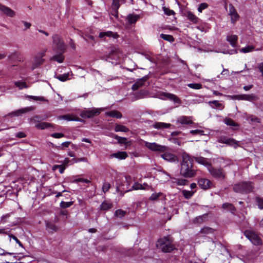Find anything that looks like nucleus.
I'll return each instance as SVG.
<instances>
[{
    "label": "nucleus",
    "instance_id": "obj_45",
    "mask_svg": "<svg viewBox=\"0 0 263 263\" xmlns=\"http://www.w3.org/2000/svg\"><path fill=\"white\" fill-rule=\"evenodd\" d=\"M162 9L164 14L168 16L174 15L175 13L173 10H171L169 8L165 7V6L162 7Z\"/></svg>",
    "mask_w": 263,
    "mask_h": 263
},
{
    "label": "nucleus",
    "instance_id": "obj_4",
    "mask_svg": "<svg viewBox=\"0 0 263 263\" xmlns=\"http://www.w3.org/2000/svg\"><path fill=\"white\" fill-rule=\"evenodd\" d=\"M53 48L59 52L63 53L65 50V46L61 37L58 34L52 36Z\"/></svg>",
    "mask_w": 263,
    "mask_h": 263
},
{
    "label": "nucleus",
    "instance_id": "obj_16",
    "mask_svg": "<svg viewBox=\"0 0 263 263\" xmlns=\"http://www.w3.org/2000/svg\"><path fill=\"white\" fill-rule=\"evenodd\" d=\"M150 186L146 183L141 184L138 182H135L133 185L132 189L128 190L127 191H132L133 190H149Z\"/></svg>",
    "mask_w": 263,
    "mask_h": 263
},
{
    "label": "nucleus",
    "instance_id": "obj_43",
    "mask_svg": "<svg viewBox=\"0 0 263 263\" xmlns=\"http://www.w3.org/2000/svg\"><path fill=\"white\" fill-rule=\"evenodd\" d=\"M224 123L227 125L232 126H237L238 124L236 123L233 120L230 118H226L224 121Z\"/></svg>",
    "mask_w": 263,
    "mask_h": 263
},
{
    "label": "nucleus",
    "instance_id": "obj_30",
    "mask_svg": "<svg viewBox=\"0 0 263 263\" xmlns=\"http://www.w3.org/2000/svg\"><path fill=\"white\" fill-rule=\"evenodd\" d=\"M51 124L47 122L37 123L35 125V127L39 129H44L51 126Z\"/></svg>",
    "mask_w": 263,
    "mask_h": 263
},
{
    "label": "nucleus",
    "instance_id": "obj_60",
    "mask_svg": "<svg viewBox=\"0 0 263 263\" xmlns=\"http://www.w3.org/2000/svg\"><path fill=\"white\" fill-rule=\"evenodd\" d=\"M9 216H10L9 214H7L1 217L0 223H3V224L6 223L7 222V219L9 217Z\"/></svg>",
    "mask_w": 263,
    "mask_h": 263
},
{
    "label": "nucleus",
    "instance_id": "obj_51",
    "mask_svg": "<svg viewBox=\"0 0 263 263\" xmlns=\"http://www.w3.org/2000/svg\"><path fill=\"white\" fill-rule=\"evenodd\" d=\"M175 182L178 185H184L186 184L187 180L184 179H175Z\"/></svg>",
    "mask_w": 263,
    "mask_h": 263
},
{
    "label": "nucleus",
    "instance_id": "obj_11",
    "mask_svg": "<svg viewBox=\"0 0 263 263\" xmlns=\"http://www.w3.org/2000/svg\"><path fill=\"white\" fill-rule=\"evenodd\" d=\"M101 110L102 109L98 108H93L91 109L84 110L81 112V116L82 118H92L93 117L100 114Z\"/></svg>",
    "mask_w": 263,
    "mask_h": 263
},
{
    "label": "nucleus",
    "instance_id": "obj_35",
    "mask_svg": "<svg viewBox=\"0 0 263 263\" xmlns=\"http://www.w3.org/2000/svg\"><path fill=\"white\" fill-rule=\"evenodd\" d=\"M222 208L223 209H228L229 210L232 214H234L235 211V208L233 206L232 204L229 203H224L222 204Z\"/></svg>",
    "mask_w": 263,
    "mask_h": 263
},
{
    "label": "nucleus",
    "instance_id": "obj_52",
    "mask_svg": "<svg viewBox=\"0 0 263 263\" xmlns=\"http://www.w3.org/2000/svg\"><path fill=\"white\" fill-rule=\"evenodd\" d=\"M125 211L121 210H117L116 211L115 215L117 217H122L125 215Z\"/></svg>",
    "mask_w": 263,
    "mask_h": 263
},
{
    "label": "nucleus",
    "instance_id": "obj_9",
    "mask_svg": "<svg viewBox=\"0 0 263 263\" xmlns=\"http://www.w3.org/2000/svg\"><path fill=\"white\" fill-rule=\"evenodd\" d=\"M218 142L221 143L227 144L233 146L235 148H236L239 146L238 141H236L233 138H228L225 136H221L219 137L218 139Z\"/></svg>",
    "mask_w": 263,
    "mask_h": 263
},
{
    "label": "nucleus",
    "instance_id": "obj_17",
    "mask_svg": "<svg viewBox=\"0 0 263 263\" xmlns=\"http://www.w3.org/2000/svg\"><path fill=\"white\" fill-rule=\"evenodd\" d=\"M198 184L201 187V188L204 190H207L211 187L212 183L208 179L201 178L198 180Z\"/></svg>",
    "mask_w": 263,
    "mask_h": 263
},
{
    "label": "nucleus",
    "instance_id": "obj_61",
    "mask_svg": "<svg viewBox=\"0 0 263 263\" xmlns=\"http://www.w3.org/2000/svg\"><path fill=\"white\" fill-rule=\"evenodd\" d=\"M73 182H85V183H89L90 182V181L88 180V179L80 178H78V179H75L73 181Z\"/></svg>",
    "mask_w": 263,
    "mask_h": 263
},
{
    "label": "nucleus",
    "instance_id": "obj_1",
    "mask_svg": "<svg viewBox=\"0 0 263 263\" xmlns=\"http://www.w3.org/2000/svg\"><path fill=\"white\" fill-rule=\"evenodd\" d=\"M182 157L180 174L185 178L194 177L196 174V170L193 168V159L186 153H183Z\"/></svg>",
    "mask_w": 263,
    "mask_h": 263
},
{
    "label": "nucleus",
    "instance_id": "obj_24",
    "mask_svg": "<svg viewBox=\"0 0 263 263\" xmlns=\"http://www.w3.org/2000/svg\"><path fill=\"white\" fill-rule=\"evenodd\" d=\"M185 16L188 20L194 24H197L199 21V18L191 11H187Z\"/></svg>",
    "mask_w": 263,
    "mask_h": 263
},
{
    "label": "nucleus",
    "instance_id": "obj_19",
    "mask_svg": "<svg viewBox=\"0 0 263 263\" xmlns=\"http://www.w3.org/2000/svg\"><path fill=\"white\" fill-rule=\"evenodd\" d=\"M177 123L182 125H189L193 124L191 117L181 116L177 120Z\"/></svg>",
    "mask_w": 263,
    "mask_h": 263
},
{
    "label": "nucleus",
    "instance_id": "obj_25",
    "mask_svg": "<svg viewBox=\"0 0 263 263\" xmlns=\"http://www.w3.org/2000/svg\"><path fill=\"white\" fill-rule=\"evenodd\" d=\"M237 40L238 37L236 35H229L227 36V41L229 42L233 47L236 46Z\"/></svg>",
    "mask_w": 263,
    "mask_h": 263
},
{
    "label": "nucleus",
    "instance_id": "obj_40",
    "mask_svg": "<svg viewBox=\"0 0 263 263\" xmlns=\"http://www.w3.org/2000/svg\"><path fill=\"white\" fill-rule=\"evenodd\" d=\"M254 49V47L253 46H247L245 47L241 48L240 50V51L243 53H248L253 51Z\"/></svg>",
    "mask_w": 263,
    "mask_h": 263
},
{
    "label": "nucleus",
    "instance_id": "obj_18",
    "mask_svg": "<svg viewBox=\"0 0 263 263\" xmlns=\"http://www.w3.org/2000/svg\"><path fill=\"white\" fill-rule=\"evenodd\" d=\"M194 159L198 163L204 165L207 167L208 168H209V166L211 165L209 160L207 158L201 156H197L195 157Z\"/></svg>",
    "mask_w": 263,
    "mask_h": 263
},
{
    "label": "nucleus",
    "instance_id": "obj_48",
    "mask_svg": "<svg viewBox=\"0 0 263 263\" xmlns=\"http://www.w3.org/2000/svg\"><path fill=\"white\" fill-rule=\"evenodd\" d=\"M256 201L257 203V206H258V208L260 210H262L263 209V199L260 197H256Z\"/></svg>",
    "mask_w": 263,
    "mask_h": 263
},
{
    "label": "nucleus",
    "instance_id": "obj_34",
    "mask_svg": "<svg viewBox=\"0 0 263 263\" xmlns=\"http://www.w3.org/2000/svg\"><path fill=\"white\" fill-rule=\"evenodd\" d=\"M15 85L17 87L20 89H22L23 88H27L29 87V86L23 81H16L14 82Z\"/></svg>",
    "mask_w": 263,
    "mask_h": 263
},
{
    "label": "nucleus",
    "instance_id": "obj_41",
    "mask_svg": "<svg viewBox=\"0 0 263 263\" xmlns=\"http://www.w3.org/2000/svg\"><path fill=\"white\" fill-rule=\"evenodd\" d=\"M119 57H120V55H119V53H118L116 51H111L110 53V54L108 57V59H111L117 60L118 59H119Z\"/></svg>",
    "mask_w": 263,
    "mask_h": 263
},
{
    "label": "nucleus",
    "instance_id": "obj_23",
    "mask_svg": "<svg viewBox=\"0 0 263 263\" xmlns=\"http://www.w3.org/2000/svg\"><path fill=\"white\" fill-rule=\"evenodd\" d=\"M105 36L112 37L114 39H117L119 37V35L116 32H113L109 31L106 32H100L99 34V37L100 38H103Z\"/></svg>",
    "mask_w": 263,
    "mask_h": 263
},
{
    "label": "nucleus",
    "instance_id": "obj_3",
    "mask_svg": "<svg viewBox=\"0 0 263 263\" xmlns=\"http://www.w3.org/2000/svg\"><path fill=\"white\" fill-rule=\"evenodd\" d=\"M253 186L251 182L245 181L235 184L233 190L235 192L239 193H248L253 191Z\"/></svg>",
    "mask_w": 263,
    "mask_h": 263
},
{
    "label": "nucleus",
    "instance_id": "obj_33",
    "mask_svg": "<svg viewBox=\"0 0 263 263\" xmlns=\"http://www.w3.org/2000/svg\"><path fill=\"white\" fill-rule=\"evenodd\" d=\"M139 18V16L137 14H129L127 17L129 23L130 24L136 23Z\"/></svg>",
    "mask_w": 263,
    "mask_h": 263
},
{
    "label": "nucleus",
    "instance_id": "obj_54",
    "mask_svg": "<svg viewBox=\"0 0 263 263\" xmlns=\"http://www.w3.org/2000/svg\"><path fill=\"white\" fill-rule=\"evenodd\" d=\"M200 232L202 234H209L213 232V230L209 227H205L200 230Z\"/></svg>",
    "mask_w": 263,
    "mask_h": 263
},
{
    "label": "nucleus",
    "instance_id": "obj_13",
    "mask_svg": "<svg viewBox=\"0 0 263 263\" xmlns=\"http://www.w3.org/2000/svg\"><path fill=\"white\" fill-rule=\"evenodd\" d=\"M148 77L144 76L141 79H139L133 85L132 89L133 90L135 91L138 90L139 88L141 87L147 80Z\"/></svg>",
    "mask_w": 263,
    "mask_h": 263
},
{
    "label": "nucleus",
    "instance_id": "obj_37",
    "mask_svg": "<svg viewBox=\"0 0 263 263\" xmlns=\"http://www.w3.org/2000/svg\"><path fill=\"white\" fill-rule=\"evenodd\" d=\"M60 54L54 55L51 58L52 60L56 61L59 63H61L63 62L64 60V57L62 55V53L60 52Z\"/></svg>",
    "mask_w": 263,
    "mask_h": 263
},
{
    "label": "nucleus",
    "instance_id": "obj_36",
    "mask_svg": "<svg viewBox=\"0 0 263 263\" xmlns=\"http://www.w3.org/2000/svg\"><path fill=\"white\" fill-rule=\"evenodd\" d=\"M256 96L253 94L251 95H242V100H246L249 101H252L255 100Z\"/></svg>",
    "mask_w": 263,
    "mask_h": 263
},
{
    "label": "nucleus",
    "instance_id": "obj_27",
    "mask_svg": "<svg viewBox=\"0 0 263 263\" xmlns=\"http://www.w3.org/2000/svg\"><path fill=\"white\" fill-rule=\"evenodd\" d=\"M209 103L211 105V107L213 108H217L219 109H222L224 108V105L220 103L219 101L214 100L209 101Z\"/></svg>",
    "mask_w": 263,
    "mask_h": 263
},
{
    "label": "nucleus",
    "instance_id": "obj_14",
    "mask_svg": "<svg viewBox=\"0 0 263 263\" xmlns=\"http://www.w3.org/2000/svg\"><path fill=\"white\" fill-rule=\"evenodd\" d=\"M229 14L231 16V22L233 24L238 20L239 15L232 5H229Z\"/></svg>",
    "mask_w": 263,
    "mask_h": 263
},
{
    "label": "nucleus",
    "instance_id": "obj_20",
    "mask_svg": "<svg viewBox=\"0 0 263 263\" xmlns=\"http://www.w3.org/2000/svg\"><path fill=\"white\" fill-rule=\"evenodd\" d=\"M57 119L59 120H65L68 121H80V119L77 117V116L73 115H66L63 116H58Z\"/></svg>",
    "mask_w": 263,
    "mask_h": 263
},
{
    "label": "nucleus",
    "instance_id": "obj_56",
    "mask_svg": "<svg viewBox=\"0 0 263 263\" xmlns=\"http://www.w3.org/2000/svg\"><path fill=\"white\" fill-rule=\"evenodd\" d=\"M112 6L116 12H117L118 9L120 7L119 0H112Z\"/></svg>",
    "mask_w": 263,
    "mask_h": 263
},
{
    "label": "nucleus",
    "instance_id": "obj_31",
    "mask_svg": "<svg viewBox=\"0 0 263 263\" xmlns=\"http://www.w3.org/2000/svg\"><path fill=\"white\" fill-rule=\"evenodd\" d=\"M46 228L47 231L50 233L56 232L58 230L57 227L51 222H47L46 223Z\"/></svg>",
    "mask_w": 263,
    "mask_h": 263
},
{
    "label": "nucleus",
    "instance_id": "obj_29",
    "mask_svg": "<svg viewBox=\"0 0 263 263\" xmlns=\"http://www.w3.org/2000/svg\"><path fill=\"white\" fill-rule=\"evenodd\" d=\"M112 203L109 201H103L100 205V210L107 211L112 208Z\"/></svg>",
    "mask_w": 263,
    "mask_h": 263
},
{
    "label": "nucleus",
    "instance_id": "obj_55",
    "mask_svg": "<svg viewBox=\"0 0 263 263\" xmlns=\"http://www.w3.org/2000/svg\"><path fill=\"white\" fill-rule=\"evenodd\" d=\"M9 237L11 239L12 238L21 247L23 248V246L21 241L17 238V237L12 234H8Z\"/></svg>",
    "mask_w": 263,
    "mask_h": 263
},
{
    "label": "nucleus",
    "instance_id": "obj_57",
    "mask_svg": "<svg viewBox=\"0 0 263 263\" xmlns=\"http://www.w3.org/2000/svg\"><path fill=\"white\" fill-rule=\"evenodd\" d=\"M228 97L232 100H242V95H236L233 96H228Z\"/></svg>",
    "mask_w": 263,
    "mask_h": 263
},
{
    "label": "nucleus",
    "instance_id": "obj_5",
    "mask_svg": "<svg viewBox=\"0 0 263 263\" xmlns=\"http://www.w3.org/2000/svg\"><path fill=\"white\" fill-rule=\"evenodd\" d=\"M46 54V50H43L38 52L34 57L31 63V69H34L42 65L45 60L43 58Z\"/></svg>",
    "mask_w": 263,
    "mask_h": 263
},
{
    "label": "nucleus",
    "instance_id": "obj_26",
    "mask_svg": "<svg viewBox=\"0 0 263 263\" xmlns=\"http://www.w3.org/2000/svg\"><path fill=\"white\" fill-rule=\"evenodd\" d=\"M171 126V124L163 122H156L153 125V127L156 129L168 128Z\"/></svg>",
    "mask_w": 263,
    "mask_h": 263
},
{
    "label": "nucleus",
    "instance_id": "obj_10",
    "mask_svg": "<svg viewBox=\"0 0 263 263\" xmlns=\"http://www.w3.org/2000/svg\"><path fill=\"white\" fill-rule=\"evenodd\" d=\"M159 98L162 100L169 99L173 101L175 103H181V100L175 95L167 93V92H161L159 94Z\"/></svg>",
    "mask_w": 263,
    "mask_h": 263
},
{
    "label": "nucleus",
    "instance_id": "obj_8",
    "mask_svg": "<svg viewBox=\"0 0 263 263\" xmlns=\"http://www.w3.org/2000/svg\"><path fill=\"white\" fill-rule=\"evenodd\" d=\"M208 170L211 175L218 179H223L225 177L224 173L221 168H215L211 165L209 166Z\"/></svg>",
    "mask_w": 263,
    "mask_h": 263
},
{
    "label": "nucleus",
    "instance_id": "obj_46",
    "mask_svg": "<svg viewBox=\"0 0 263 263\" xmlns=\"http://www.w3.org/2000/svg\"><path fill=\"white\" fill-rule=\"evenodd\" d=\"M69 73H65L57 77V79L62 82H65L68 79Z\"/></svg>",
    "mask_w": 263,
    "mask_h": 263
},
{
    "label": "nucleus",
    "instance_id": "obj_42",
    "mask_svg": "<svg viewBox=\"0 0 263 263\" xmlns=\"http://www.w3.org/2000/svg\"><path fill=\"white\" fill-rule=\"evenodd\" d=\"M28 98L31 99L35 101H46V102L48 101L47 100H46L43 97H42V96H28Z\"/></svg>",
    "mask_w": 263,
    "mask_h": 263
},
{
    "label": "nucleus",
    "instance_id": "obj_21",
    "mask_svg": "<svg viewBox=\"0 0 263 263\" xmlns=\"http://www.w3.org/2000/svg\"><path fill=\"white\" fill-rule=\"evenodd\" d=\"M128 157L126 152H118L110 155V158H116L119 160L125 159Z\"/></svg>",
    "mask_w": 263,
    "mask_h": 263
},
{
    "label": "nucleus",
    "instance_id": "obj_2",
    "mask_svg": "<svg viewBox=\"0 0 263 263\" xmlns=\"http://www.w3.org/2000/svg\"><path fill=\"white\" fill-rule=\"evenodd\" d=\"M157 247L164 252H169L175 248L172 240L167 237L160 239L157 242Z\"/></svg>",
    "mask_w": 263,
    "mask_h": 263
},
{
    "label": "nucleus",
    "instance_id": "obj_32",
    "mask_svg": "<svg viewBox=\"0 0 263 263\" xmlns=\"http://www.w3.org/2000/svg\"><path fill=\"white\" fill-rule=\"evenodd\" d=\"M115 130L116 132H122L126 133L129 131V129L127 127L124 125L117 124L115 126Z\"/></svg>",
    "mask_w": 263,
    "mask_h": 263
},
{
    "label": "nucleus",
    "instance_id": "obj_59",
    "mask_svg": "<svg viewBox=\"0 0 263 263\" xmlns=\"http://www.w3.org/2000/svg\"><path fill=\"white\" fill-rule=\"evenodd\" d=\"M208 7V4H206V3H202L201 4L198 8V11L199 12H202V10L206 9V8Z\"/></svg>",
    "mask_w": 263,
    "mask_h": 263
},
{
    "label": "nucleus",
    "instance_id": "obj_7",
    "mask_svg": "<svg viewBox=\"0 0 263 263\" xmlns=\"http://www.w3.org/2000/svg\"><path fill=\"white\" fill-rule=\"evenodd\" d=\"M246 237L255 245H259L261 243V240L259 237L254 232L246 231L245 232Z\"/></svg>",
    "mask_w": 263,
    "mask_h": 263
},
{
    "label": "nucleus",
    "instance_id": "obj_49",
    "mask_svg": "<svg viewBox=\"0 0 263 263\" xmlns=\"http://www.w3.org/2000/svg\"><path fill=\"white\" fill-rule=\"evenodd\" d=\"M162 195V193L159 192L158 193H153L150 196L149 199L151 201H155L161 195Z\"/></svg>",
    "mask_w": 263,
    "mask_h": 263
},
{
    "label": "nucleus",
    "instance_id": "obj_22",
    "mask_svg": "<svg viewBox=\"0 0 263 263\" xmlns=\"http://www.w3.org/2000/svg\"><path fill=\"white\" fill-rule=\"evenodd\" d=\"M0 10L10 17H13L15 14L14 11L12 9L2 4L0 5Z\"/></svg>",
    "mask_w": 263,
    "mask_h": 263
},
{
    "label": "nucleus",
    "instance_id": "obj_58",
    "mask_svg": "<svg viewBox=\"0 0 263 263\" xmlns=\"http://www.w3.org/2000/svg\"><path fill=\"white\" fill-rule=\"evenodd\" d=\"M190 133L193 135H203V131L200 129L192 130Z\"/></svg>",
    "mask_w": 263,
    "mask_h": 263
},
{
    "label": "nucleus",
    "instance_id": "obj_39",
    "mask_svg": "<svg viewBox=\"0 0 263 263\" xmlns=\"http://www.w3.org/2000/svg\"><path fill=\"white\" fill-rule=\"evenodd\" d=\"M146 94V92L144 91H140L134 93V100H138L142 98Z\"/></svg>",
    "mask_w": 263,
    "mask_h": 263
},
{
    "label": "nucleus",
    "instance_id": "obj_63",
    "mask_svg": "<svg viewBox=\"0 0 263 263\" xmlns=\"http://www.w3.org/2000/svg\"><path fill=\"white\" fill-rule=\"evenodd\" d=\"M51 136L53 138L59 139V138H61L62 137H64V135L62 133H57L52 134L51 135Z\"/></svg>",
    "mask_w": 263,
    "mask_h": 263
},
{
    "label": "nucleus",
    "instance_id": "obj_38",
    "mask_svg": "<svg viewBox=\"0 0 263 263\" xmlns=\"http://www.w3.org/2000/svg\"><path fill=\"white\" fill-rule=\"evenodd\" d=\"M160 37L163 39V40L168 41L170 42H173L174 41V39L173 36L171 35L168 34H164L163 33H161L160 34Z\"/></svg>",
    "mask_w": 263,
    "mask_h": 263
},
{
    "label": "nucleus",
    "instance_id": "obj_47",
    "mask_svg": "<svg viewBox=\"0 0 263 263\" xmlns=\"http://www.w3.org/2000/svg\"><path fill=\"white\" fill-rule=\"evenodd\" d=\"M110 188V184L109 183L107 182H104L103 183L102 190V191L104 193H105L106 192L108 191V190H109Z\"/></svg>",
    "mask_w": 263,
    "mask_h": 263
},
{
    "label": "nucleus",
    "instance_id": "obj_53",
    "mask_svg": "<svg viewBox=\"0 0 263 263\" xmlns=\"http://www.w3.org/2000/svg\"><path fill=\"white\" fill-rule=\"evenodd\" d=\"M183 194L185 198L189 199L193 196L194 192L192 191L184 190L183 191Z\"/></svg>",
    "mask_w": 263,
    "mask_h": 263
},
{
    "label": "nucleus",
    "instance_id": "obj_28",
    "mask_svg": "<svg viewBox=\"0 0 263 263\" xmlns=\"http://www.w3.org/2000/svg\"><path fill=\"white\" fill-rule=\"evenodd\" d=\"M106 115L116 118L117 119H120L122 118V116L121 112L117 110H111L105 113Z\"/></svg>",
    "mask_w": 263,
    "mask_h": 263
},
{
    "label": "nucleus",
    "instance_id": "obj_12",
    "mask_svg": "<svg viewBox=\"0 0 263 263\" xmlns=\"http://www.w3.org/2000/svg\"><path fill=\"white\" fill-rule=\"evenodd\" d=\"M31 110L30 107H25L23 108H21L20 109H17L16 110H14L11 112H10L8 114L7 116L10 117H18L22 115L23 114L26 113Z\"/></svg>",
    "mask_w": 263,
    "mask_h": 263
},
{
    "label": "nucleus",
    "instance_id": "obj_50",
    "mask_svg": "<svg viewBox=\"0 0 263 263\" xmlns=\"http://www.w3.org/2000/svg\"><path fill=\"white\" fill-rule=\"evenodd\" d=\"M73 204V202H65V201H61L60 203V206L62 208L65 209L68 207H70L71 205H72Z\"/></svg>",
    "mask_w": 263,
    "mask_h": 263
},
{
    "label": "nucleus",
    "instance_id": "obj_64",
    "mask_svg": "<svg viewBox=\"0 0 263 263\" xmlns=\"http://www.w3.org/2000/svg\"><path fill=\"white\" fill-rule=\"evenodd\" d=\"M115 138L118 140V142L121 143H124V141L126 140V139L125 138L121 137L117 135H116L115 137Z\"/></svg>",
    "mask_w": 263,
    "mask_h": 263
},
{
    "label": "nucleus",
    "instance_id": "obj_44",
    "mask_svg": "<svg viewBox=\"0 0 263 263\" xmlns=\"http://www.w3.org/2000/svg\"><path fill=\"white\" fill-rule=\"evenodd\" d=\"M187 86L194 89H200L202 88V85L200 83H190L187 85Z\"/></svg>",
    "mask_w": 263,
    "mask_h": 263
},
{
    "label": "nucleus",
    "instance_id": "obj_62",
    "mask_svg": "<svg viewBox=\"0 0 263 263\" xmlns=\"http://www.w3.org/2000/svg\"><path fill=\"white\" fill-rule=\"evenodd\" d=\"M70 141H66L63 142L61 145L59 147L61 149H64L65 148L68 147L70 144Z\"/></svg>",
    "mask_w": 263,
    "mask_h": 263
},
{
    "label": "nucleus",
    "instance_id": "obj_15",
    "mask_svg": "<svg viewBox=\"0 0 263 263\" xmlns=\"http://www.w3.org/2000/svg\"><path fill=\"white\" fill-rule=\"evenodd\" d=\"M161 157L168 162H175L178 161L177 157L172 153H165L161 155Z\"/></svg>",
    "mask_w": 263,
    "mask_h": 263
},
{
    "label": "nucleus",
    "instance_id": "obj_6",
    "mask_svg": "<svg viewBox=\"0 0 263 263\" xmlns=\"http://www.w3.org/2000/svg\"><path fill=\"white\" fill-rule=\"evenodd\" d=\"M144 145L149 149L156 152H164L167 149L165 146L159 145L155 142H145Z\"/></svg>",
    "mask_w": 263,
    "mask_h": 263
}]
</instances>
